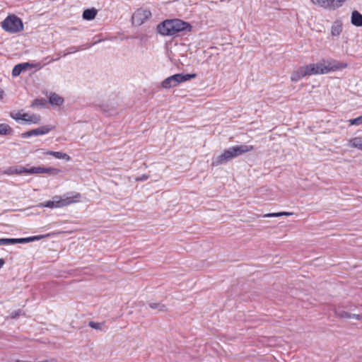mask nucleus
Wrapping results in <instances>:
<instances>
[{
	"label": "nucleus",
	"instance_id": "9",
	"mask_svg": "<svg viewBox=\"0 0 362 362\" xmlns=\"http://www.w3.org/2000/svg\"><path fill=\"white\" fill-rule=\"evenodd\" d=\"M335 315L338 317L344 319H354L356 320H360L361 319V316L360 315L350 313L342 310H336Z\"/></svg>",
	"mask_w": 362,
	"mask_h": 362
},
{
	"label": "nucleus",
	"instance_id": "38",
	"mask_svg": "<svg viewBox=\"0 0 362 362\" xmlns=\"http://www.w3.org/2000/svg\"><path fill=\"white\" fill-rule=\"evenodd\" d=\"M280 214H281V216H291L293 214V213L291 212H280Z\"/></svg>",
	"mask_w": 362,
	"mask_h": 362
},
{
	"label": "nucleus",
	"instance_id": "42",
	"mask_svg": "<svg viewBox=\"0 0 362 362\" xmlns=\"http://www.w3.org/2000/svg\"><path fill=\"white\" fill-rule=\"evenodd\" d=\"M17 315V313H15V315L12 314V317L14 318Z\"/></svg>",
	"mask_w": 362,
	"mask_h": 362
},
{
	"label": "nucleus",
	"instance_id": "41",
	"mask_svg": "<svg viewBox=\"0 0 362 362\" xmlns=\"http://www.w3.org/2000/svg\"><path fill=\"white\" fill-rule=\"evenodd\" d=\"M100 107H101L103 111L107 112V110L105 108H104V105H102Z\"/></svg>",
	"mask_w": 362,
	"mask_h": 362
},
{
	"label": "nucleus",
	"instance_id": "3",
	"mask_svg": "<svg viewBox=\"0 0 362 362\" xmlns=\"http://www.w3.org/2000/svg\"><path fill=\"white\" fill-rule=\"evenodd\" d=\"M308 68V76L315 74H324L331 71L343 69L347 66L346 63L337 61H329L327 64L322 63L310 64L305 66Z\"/></svg>",
	"mask_w": 362,
	"mask_h": 362
},
{
	"label": "nucleus",
	"instance_id": "27",
	"mask_svg": "<svg viewBox=\"0 0 362 362\" xmlns=\"http://www.w3.org/2000/svg\"><path fill=\"white\" fill-rule=\"evenodd\" d=\"M88 325L93 329L102 330V329L104 326V324L100 323V322H95L93 321H90V322H89Z\"/></svg>",
	"mask_w": 362,
	"mask_h": 362
},
{
	"label": "nucleus",
	"instance_id": "20",
	"mask_svg": "<svg viewBox=\"0 0 362 362\" xmlns=\"http://www.w3.org/2000/svg\"><path fill=\"white\" fill-rule=\"evenodd\" d=\"M314 4L330 9L331 0H310Z\"/></svg>",
	"mask_w": 362,
	"mask_h": 362
},
{
	"label": "nucleus",
	"instance_id": "30",
	"mask_svg": "<svg viewBox=\"0 0 362 362\" xmlns=\"http://www.w3.org/2000/svg\"><path fill=\"white\" fill-rule=\"evenodd\" d=\"M18 243H28L35 241L33 236L28 237V238H18Z\"/></svg>",
	"mask_w": 362,
	"mask_h": 362
},
{
	"label": "nucleus",
	"instance_id": "15",
	"mask_svg": "<svg viewBox=\"0 0 362 362\" xmlns=\"http://www.w3.org/2000/svg\"><path fill=\"white\" fill-rule=\"evenodd\" d=\"M348 146L362 151V138L357 136L350 139Z\"/></svg>",
	"mask_w": 362,
	"mask_h": 362
},
{
	"label": "nucleus",
	"instance_id": "31",
	"mask_svg": "<svg viewBox=\"0 0 362 362\" xmlns=\"http://www.w3.org/2000/svg\"><path fill=\"white\" fill-rule=\"evenodd\" d=\"M28 168L23 167V166H19L18 168H17L15 170V172L17 174H21V173H26V174H28Z\"/></svg>",
	"mask_w": 362,
	"mask_h": 362
},
{
	"label": "nucleus",
	"instance_id": "25",
	"mask_svg": "<svg viewBox=\"0 0 362 362\" xmlns=\"http://www.w3.org/2000/svg\"><path fill=\"white\" fill-rule=\"evenodd\" d=\"M61 172L59 169L54 168H45L43 167V171L42 173H48L50 175H57Z\"/></svg>",
	"mask_w": 362,
	"mask_h": 362
},
{
	"label": "nucleus",
	"instance_id": "17",
	"mask_svg": "<svg viewBox=\"0 0 362 362\" xmlns=\"http://www.w3.org/2000/svg\"><path fill=\"white\" fill-rule=\"evenodd\" d=\"M13 130L7 124H0V135H12Z\"/></svg>",
	"mask_w": 362,
	"mask_h": 362
},
{
	"label": "nucleus",
	"instance_id": "4",
	"mask_svg": "<svg viewBox=\"0 0 362 362\" xmlns=\"http://www.w3.org/2000/svg\"><path fill=\"white\" fill-rule=\"evenodd\" d=\"M81 194L78 192H69L63 196H55L52 200L41 203L42 207L59 208L79 202Z\"/></svg>",
	"mask_w": 362,
	"mask_h": 362
},
{
	"label": "nucleus",
	"instance_id": "11",
	"mask_svg": "<svg viewBox=\"0 0 362 362\" xmlns=\"http://www.w3.org/2000/svg\"><path fill=\"white\" fill-rule=\"evenodd\" d=\"M351 22L356 27L362 26V14L358 11H354L351 13Z\"/></svg>",
	"mask_w": 362,
	"mask_h": 362
},
{
	"label": "nucleus",
	"instance_id": "21",
	"mask_svg": "<svg viewBox=\"0 0 362 362\" xmlns=\"http://www.w3.org/2000/svg\"><path fill=\"white\" fill-rule=\"evenodd\" d=\"M149 307L153 310H158V312H165L167 310L166 306L160 303H151Z\"/></svg>",
	"mask_w": 362,
	"mask_h": 362
},
{
	"label": "nucleus",
	"instance_id": "36",
	"mask_svg": "<svg viewBox=\"0 0 362 362\" xmlns=\"http://www.w3.org/2000/svg\"><path fill=\"white\" fill-rule=\"evenodd\" d=\"M29 117H30V115L27 113H24L23 114V115L21 116V120H23V121H25V122H28L29 121Z\"/></svg>",
	"mask_w": 362,
	"mask_h": 362
},
{
	"label": "nucleus",
	"instance_id": "26",
	"mask_svg": "<svg viewBox=\"0 0 362 362\" xmlns=\"http://www.w3.org/2000/svg\"><path fill=\"white\" fill-rule=\"evenodd\" d=\"M43 171V167H31L28 168V174H41Z\"/></svg>",
	"mask_w": 362,
	"mask_h": 362
},
{
	"label": "nucleus",
	"instance_id": "19",
	"mask_svg": "<svg viewBox=\"0 0 362 362\" xmlns=\"http://www.w3.org/2000/svg\"><path fill=\"white\" fill-rule=\"evenodd\" d=\"M91 45H88L86 47H84L83 45L82 46H80L78 47H70L69 48H67L66 50H65V53H64V56L67 55V54H72V53H75L78 51H80V50H83L85 49H87V48H89L90 47Z\"/></svg>",
	"mask_w": 362,
	"mask_h": 362
},
{
	"label": "nucleus",
	"instance_id": "7",
	"mask_svg": "<svg viewBox=\"0 0 362 362\" xmlns=\"http://www.w3.org/2000/svg\"><path fill=\"white\" fill-rule=\"evenodd\" d=\"M151 16V13L149 10H144L142 8L137 9L133 13L132 17V24L136 26H139L142 25Z\"/></svg>",
	"mask_w": 362,
	"mask_h": 362
},
{
	"label": "nucleus",
	"instance_id": "5",
	"mask_svg": "<svg viewBox=\"0 0 362 362\" xmlns=\"http://www.w3.org/2000/svg\"><path fill=\"white\" fill-rule=\"evenodd\" d=\"M1 27L6 32L16 33L23 30V23L19 17L10 15L2 21Z\"/></svg>",
	"mask_w": 362,
	"mask_h": 362
},
{
	"label": "nucleus",
	"instance_id": "8",
	"mask_svg": "<svg viewBox=\"0 0 362 362\" xmlns=\"http://www.w3.org/2000/svg\"><path fill=\"white\" fill-rule=\"evenodd\" d=\"M306 76H308V68L305 66H300L291 74V80L297 82Z\"/></svg>",
	"mask_w": 362,
	"mask_h": 362
},
{
	"label": "nucleus",
	"instance_id": "23",
	"mask_svg": "<svg viewBox=\"0 0 362 362\" xmlns=\"http://www.w3.org/2000/svg\"><path fill=\"white\" fill-rule=\"evenodd\" d=\"M346 0H331L330 9H336L342 6Z\"/></svg>",
	"mask_w": 362,
	"mask_h": 362
},
{
	"label": "nucleus",
	"instance_id": "33",
	"mask_svg": "<svg viewBox=\"0 0 362 362\" xmlns=\"http://www.w3.org/2000/svg\"><path fill=\"white\" fill-rule=\"evenodd\" d=\"M33 136V131L32 130L25 132H24V133H23L21 134V137L22 138H28V137H30V136Z\"/></svg>",
	"mask_w": 362,
	"mask_h": 362
},
{
	"label": "nucleus",
	"instance_id": "12",
	"mask_svg": "<svg viewBox=\"0 0 362 362\" xmlns=\"http://www.w3.org/2000/svg\"><path fill=\"white\" fill-rule=\"evenodd\" d=\"M97 13L98 11L95 8H87L83 11L82 16L86 21H91L95 18Z\"/></svg>",
	"mask_w": 362,
	"mask_h": 362
},
{
	"label": "nucleus",
	"instance_id": "34",
	"mask_svg": "<svg viewBox=\"0 0 362 362\" xmlns=\"http://www.w3.org/2000/svg\"><path fill=\"white\" fill-rule=\"evenodd\" d=\"M148 177H149L148 175L144 174V175L136 177V181H144V180H146L148 178Z\"/></svg>",
	"mask_w": 362,
	"mask_h": 362
},
{
	"label": "nucleus",
	"instance_id": "6",
	"mask_svg": "<svg viewBox=\"0 0 362 362\" xmlns=\"http://www.w3.org/2000/svg\"><path fill=\"white\" fill-rule=\"evenodd\" d=\"M196 76V74H176L166 78L164 81H163L161 86L165 89L170 88L176 86L182 82L194 78Z\"/></svg>",
	"mask_w": 362,
	"mask_h": 362
},
{
	"label": "nucleus",
	"instance_id": "39",
	"mask_svg": "<svg viewBox=\"0 0 362 362\" xmlns=\"http://www.w3.org/2000/svg\"><path fill=\"white\" fill-rule=\"evenodd\" d=\"M5 264V261L3 258H1L0 259V269L4 266V264Z\"/></svg>",
	"mask_w": 362,
	"mask_h": 362
},
{
	"label": "nucleus",
	"instance_id": "40",
	"mask_svg": "<svg viewBox=\"0 0 362 362\" xmlns=\"http://www.w3.org/2000/svg\"><path fill=\"white\" fill-rule=\"evenodd\" d=\"M4 90L0 89V99H2L4 98Z\"/></svg>",
	"mask_w": 362,
	"mask_h": 362
},
{
	"label": "nucleus",
	"instance_id": "2",
	"mask_svg": "<svg viewBox=\"0 0 362 362\" xmlns=\"http://www.w3.org/2000/svg\"><path fill=\"white\" fill-rule=\"evenodd\" d=\"M252 150H253L252 146L245 144L232 146L228 149H226L222 154L213 158L212 165L218 166L219 165L226 163L231 159L247 153Z\"/></svg>",
	"mask_w": 362,
	"mask_h": 362
},
{
	"label": "nucleus",
	"instance_id": "24",
	"mask_svg": "<svg viewBox=\"0 0 362 362\" xmlns=\"http://www.w3.org/2000/svg\"><path fill=\"white\" fill-rule=\"evenodd\" d=\"M47 101L45 99H35L33 101L31 107H44L46 104Z\"/></svg>",
	"mask_w": 362,
	"mask_h": 362
},
{
	"label": "nucleus",
	"instance_id": "1",
	"mask_svg": "<svg viewBox=\"0 0 362 362\" xmlns=\"http://www.w3.org/2000/svg\"><path fill=\"white\" fill-rule=\"evenodd\" d=\"M192 25L178 18L163 21L157 25V31L163 36H177L187 32H190Z\"/></svg>",
	"mask_w": 362,
	"mask_h": 362
},
{
	"label": "nucleus",
	"instance_id": "35",
	"mask_svg": "<svg viewBox=\"0 0 362 362\" xmlns=\"http://www.w3.org/2000/svg\"><path fill=\"white\" fill-rule=\"evenodd\" d=\"M23 115V114H21V113H17L15 115H11V117L14 119H16V121H18V120H21V116Z\"/></svg>",
	"mask_w": 362,
	"mask_h": 362
},
{
	"label": "nucleus",
	"instance_id": "37",
	"mask_svg": "<svg viewBox=\"0 0 362 362\" xmlns=\"http://www.w3.org/2000/svg\"><path fill=\"white\" fill-rule=\"evenodd\" d=\"M46 236H49V234H47L46 235H35V236H33V237H34V240H41L42 238H43L44 237H46Z\"/></svg>",
	"mask_w": 362,
	"mask_h": 362
},
{
	"label": "nucleus",
	"instance_id": "14",
	"mask_svg": "<svg viewBox=\"0 0 362 362\" xmlns=\"http://www.w3.org/2000/svg\"><path fill=\"white\" fill-rule=\"evenodd\" d=\"M52 128L49 126H41L37 129H32L33 136H40L44 135L49 133L51 131Z\"/></svg>",
	"mask_w": 362,
	"mask_h": 362
},
{
	"label": "nucleus",
	"instance_id": "16",
	"mask_svg": "<svg viewBox=\"0 0 362 362\" xmlns=\"http://www.w3.org/2000/svg\"><path fill=\"white\" fill-rule=\"evenodd\" d=\"M46 154L53 156L57 159H64L66 160H69L71 159L68 154L59 151H49L46 153Z\"/></svg>",
	"mask_w": 362,
	"mask_h": 362
},
{
	"label": "nucleus",
	"instance_id": "29",
	"mask_svg": "<svg viewBox=\"0 0 362 362\" xmlns=\"http://www.w3.org/2000/svg\"><path fill=\"white\" fill-rule=\"evenodd\" d=\"M40 122V116L39 115H30L29 123L38 124Z\"/></svg>",
	"mask_w": 362,
	"mask_h": 362
},
{
	"label": "nucleus",
	"instance_id": "10",
	"mask_svg": "<svg viewBox=\"0 0 362 362\" xmlns=\"http://www.w3.org/2000/svg\"><path fill=\"white\" fill-rule=\"evenodd\" d=\"M33 66L28 62L21 63L16 65L12 70V76H19L23 71L26 70L27 68Z\"/></svg>",
	"mask_w": 362,
	"mask_h": 362
},
{
	"label": "nucleus",
	"instance_id": "22",
	"mask_svg": "<svg viewBox=\"0 0 362 362\" xmlns=\"http://www.w3.org/2000/svg\"><path fill=\"white\" fill-rule=\"evenodd\" d=\"M18 238H0V245L17 244Z\"/></svg>",
	"mask_w": 362,
	"mask_h": 362
},
{
	"label": "nucleus",
	"instance_id": "13",
	"mask_svg": "<svg viewBox=\"0 0 362 362\" xmlns=\"http://www.w3.org/2000/svg\"><path fill=\"white\" fill-rule=\"evenodd\" d=\"M49 103L52 105H62L64 103L62 97L55 93H51L49 97Z\"/></svg>",
	"mask_w": 362,
	"mask_h": 362
},
{
	"label": "nucleus",
	"instance_id": "18",
	"mask_svg": "<svg viewBox=\"0 0 362 362\" xmlns=\"http://www.w3.org/2000/svg\"><path fill=\"white\" fill-rule=\"evenodd\" d=\"M342 31V26L339 23H335L331 28V34L332 36H339Z\"/></svg>",
	"mask_w": 362,
	"mask_h": 362
},
{
	"label": "nucleus",
	"instance_id": "28",
	"mask_svg": "<svg viewBox=\"0 0 362 362\" xmlns=\"http://www.w3.org/2000/svg\"><path fill=\"white\" fill-rule=\"evenodd\" d=\"M349 122L351 125H356V126L361 125L362 124V115L359 116L356 118L349 119Z\"/></svg>",
	"mask_w": 362,
	"mask_h": 362
},
{
	"label": "nucleus",
	"instance_id": "32",
	"mask_svg": "<svg viewBox=\"0 0 362 362\" xmlns=\"http://www.w3.org/2000/svg\"><path fill=\"white\" fill-rule=\"evenodd\" d=\"M279 216H281V214H280V212H278V213H269V214H267L264 215V217H268V218L279 217Z\"/></svg>",
	"mask_w": 362,
	"mask_h": 362
}]
</instances>
